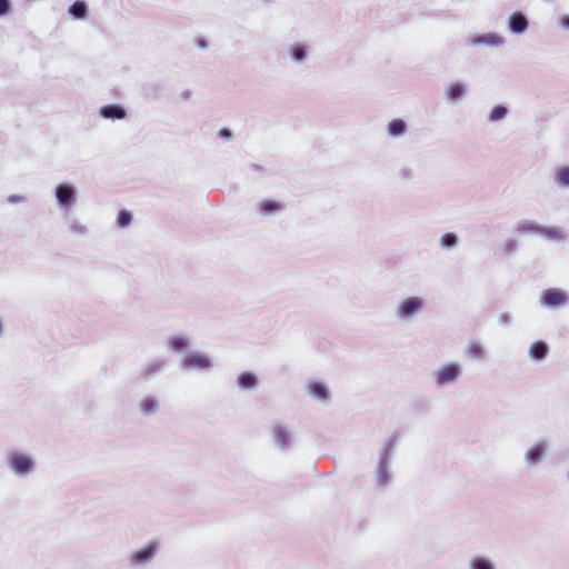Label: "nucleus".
<instances>
[{
  "label": "nucleus",
  "mask_w": 569,
  "mask_h": 569,
  "mask_svg": "<svg viewBox=\"0 0 569 569\" xmlns=\"http://www.w3.org/2000/svg\"><path fill=\"white\" fill-rule=\"evenodd\" d=\"M9 471L19 479H26L37 470V459L28 451L12 450L6 456Z\"/></svg>",
  "instance_id": "f257e3e1"
},
{
  "label": "nucleus",
  "mask_w": 569,
  "mask_h": 569,
  "mask_svg": "<svg viewBox=\"0 0 569 569\" xmlns=\"http://www.w3.org/2000/svg\"><path fill=\"white\" fill-rule=\"evenodd\" d=\"M425 306L423 298L409 296L398 301L393 315L400 323H410L423 311Z\"/></svg>",
  "instance_id": "f03ea898"
},
{
  "label": "nucleus",
  "mask_w": 569,
  "mask_h": 569,
  "mask_svg": "<svg viewBox=\"0 0 569 569\" xmlns=\"http://www.w3.org/2000/svg\"><path fill=\"white\" fill-rule=\"evenodd\" d=\"M463 373L459 362L450 361L438 367L431 375L432 382L438 388H447L459 382Z\"/></svg>",
  "instance_id": "7ed1b4c3"
},
{
  "label": "nucleus",
  "mask_w": 569,
  "mask_h": 569,
  "mask_svg": "<svg viewBox=\"0 0 569 569\" xmlns=\"http://www.w3.org/2000/svg\"><path fill=\"white\" fill-rule=\"evenodd\" d=\"M393 451V440L390 439L385 442L379 453V460L376 468V483L379 487H385L390 483L391 471L390 463Z\"/></svg>",
  "instance_id": "20e7f679"
},
{
  "label": "nucleus",
  "mask_w": 569,
  "mask_h": 569,
  "mask_svg": "<svg viewBox=\"0 0 569 569\" xmlns=\"http://www.w3.org/2000/svg\"><path fill=\"white\" fill-rule=\"evenodd\" d=\"M159 543L151 540L141 548L130 552L128 557V567L130 569H142L147 567L157 556Z\"/></svg>",
  "instance_id": "39448f33"
},
{
  "label": "nucleus",
  "mask_w": 569,
  "mask_h": 569,
  "mask_svg": "<svg viewBox=\"0 0 569 569\" xmlns=\"http://www.w3.org/2000/svg\"><path fill=\"white\" fill-rule=\"evenodd\" d=\"M54 198L61 212H69L78 201V189L71 182H61L54 188Z\"/></svg>",
  "instance_id": "423d86ee"
},
{
  "label": "nucleus",
  "mask_w": 569,
  "mask_h": 569,
  "mask_svg": "<svg viewBox=\"0 0 569 569\" xmlns=\"http://www.w3.org/2000/svg\"><path fill=\"white\" fill-rule=\"evenodd\" d=\"M539 302L545 309H562L569 303V293L561 288H548L540 292Z\"/></svg>",
  "instance_id": "0eeeda50"
},
{
  "label": "nucleus",
  "mask_w": 569,
  "mask_h": 569,
  "mask_svg": "<svg viewBox=\"0 0 569 569\" xmlns=\"http://www.w3.org/2000/svg\"><path fill=\"white\" fill-rule=\"evenodd\" d=\"M274 446L281 451H288L293 445L292 431L283 425H276L271 430Z\"/></svg>",
  "instance_id": "6e6552de"
},
{
  "label": "nucleus",
  "mask_w": 569,
  "mask_h": 569,
  "mask_svg": "<svg viewBox=\"0 0 569 569\" xmlns=\"http://www.w3.org/2000/svg\"><path fill=\"white\" fill-rule=\"evenodd\" d=\"M548 453L547 443L543 440H539L533 446L528 448L523 453V461L527 468H532L541 463Z\"/></svg>",
  "instance_id": "1a4fd4ad"
},
{
  "label": "nucleus",
  "mask_w": 569,
  "mask_h": 569,
  "mask_svg": "<svg viewBox=\"0 0 569 569\" xmlns=\"http://www.w3.org/2000/svg\"><path fill=\"white\" fill-rule=\"evenodd\" d=\"M466 44L472 46V47H501L505 43L503 37L496 32H488L483 34H471L468 38H466Z\"/></svg>",
  "instance_id": "9d476101"
},
{
  "label": "nucleus",
  "mask_w": 569,
  "mask_h": 569,
  "mask_svg": "<svg viewBox=\"0 0 569 569\" xmlns=\"http://www.w3.org/2000/svg\"><path fill=\"white\" fill-rule=\"evenodd\" d=\"M181 368L208 371L212 368V360L203 353L191 352L182 358Z\"/></svg>",
  "instance_id": "9b49d317"
},
{
  "label": "nucleus",
  "mask_w": 569,
  "mask_h": 569,
  "mask_svg": "<svg viewBox=\"0 0 569 569\" xmlns=\"http://www.w3.org/2000/svg\"><path fill=\"white\" fill-rule=\"evenodd\" d=\"M306 390L312 399H315L323 405H328L331 401V398H332L331 390L328 387V385L322 381H319V380L308 381L306 385Z\"/></svg>",
  "instance_id": "f8f14e48"
},
{
  "label": "nucleus",
  "mask_w": 569,
  "mask_h": 569,
  "mask_svg": "<svg viewBox=\"0 0 569 569\" xmlns=\"http://www.w3.org/2000/svg\"><path fill=\"white\" fill-rule=\"evenodd\" d=\"M138 410L143 417H151L160 411V401L154 395H146L138 402Z\"/></svg>",
  "instance_id": "ddd939ff"
},
{
  "label": "nucleus",
  "mask_w": 569,
  "mask_h": 569,
  "mask_svg": "<svg viewBox=\"0 0 569 569\" xmlns=\"http://www.w3.org/2000/svg\"><path fill=\"white\" fill-rule=\"evenodd\" d=\"M191 345V337L187 335H173L167 338V348L176 353L184 352Z\"/></svg>",
  "instance_id": "4468645a"
},
{
  "label": "nucleus",
  "mask_w": 569,
  "mask_h": 569,
  "mask_svg": "<svg viewBox=\"0 0 569 569\" xmlns=\"http://www.w3.org/2000/svg\"><path fill=\"white\" fill-rule=\"evenodd\" d=\"M287 57L296 64H302L308 59V47L302 42H296L288 47Z\"/></svg>",
  "instance_id": "2eb2a0df"
},
{
  "label": "nucleus",
  "mask_w": 569,
  "mask_h": 569,
  "mask_svg": "<svg viewBox=\"0 0 569 569\" xmlns=\"http://www.w3.org/2000/svg\"><path fill=\"white\" fill-rule=\"evenodd\" d=\"M549 346L543 340H537L529 346L528 356L533 362L543 361L549 355Z\"/></svg>",
  "instance_id": "dca6fc26"
},
{
  "label": "nucleus",
  "mask_w": 569,
  "mask_h": 569,
  "mask_svg": "<svg viewBox=\"0 0 569 569\" xmlns=\"http://www.w3.org/2000/svg\"><path fill=\"white\" fill-rule=\"evenodd\" d=\"M528 26H529V23H528L526 16L520 11L513 12L512 14H510V17L508 19V29L512 33H516V34L525 33L528 29Z\"/></svg>",
  "instance_id": "f3484780"
},
{
  "label": "nucleus",
  "mask_w": 569,
  "mask_h": 569,
  "mask_svg": "<svg viewBox=\"0 0 569 569\" xmlns=\"http://www.w3.org/2000/svg\"><path fill=\"white\" fill-rule=\"evenodd\" d=\"M100 117L110 120H122L127 116L126 109L120 104H106L99 110Z\"/></svg>",
  "instance_id": "a211bd4d"
},
{
  "label": "nucleus",
  "mask_w": 569,
  "mask_h": 569,
  "mask_svg": "<svg viewBox=\"0 0 569 569\" xmlns=\"http://www.w3.org/2000/svg\"><path fill=\"white\" fill-rule=\"evenodd\" d=\"M284 206L274 200H262L257 203V211L266 217H271L282 211Z\"/></svg>",
  "instance_id": "6ab92c4d"
},
{
  "label": "nucleus",
  "mask_w": 569,
  "mask_h": 569,
  "mask_svg": "<svg viewBox=\"0 0 569 569\" xmlns=\"http://www.w3.org/2000/svg\"><path fill=\"white\" fill-rule=\"evenodd\" d=\"M466 92H467L466 84H463L461 82H453L446 87L445 97L452 102H458V101L462 100Z\"/></svg>",
  "instance_id": "aec40b11"
},
{
  "label": "nucleus",
  "mask_w": 569,
  "mask_h": 569,
  "mask_svg": "<svg viewBox=\"0 0 569 569\" xmlns=\"http://www.w3.org/2000/svg\"><path fill=\"white\" fill-rule=\"evenodd\" d=\"M237 385L241 390H254L258 385V378L254 373L244 371L238 375Z\"/></svg>",
  "instance_id": "412c9836"
},
{
  "label": "nucleus",
  "mask_w": 569,
  "mask_h": 569,
  "mask_svg": "<svg viewBox=\"0 0 569 569\" xmlns=\"http://www.w3.org/2000/svg\"><path fill=\"white\" fill-rule=\"evenodd\" d=\"M167 366L166 359H154L147 363V366L142 370L143 379L148 380L156 375L160 373Z\"/></svg>",
  "instance_id": "4be33fe9"
},
{
  "label": "nucleus",
  "mask_w": 569,
  "mask_h": 569,
  "mask_svg": "<svg viewBox=\"0 0 569 569\" xmlns=\"http://www.w3.org/2000/svg\"><path fill=\"white\" fill-rule=\"evenodd\" d=\"M553 182L560 189H569V166L556 168Z\"/></svg>",
  "instance_id": "5701e85b"
},
{
  "label": "nucleus",
  "mask_w": 569,
  "mask_h": 569,
  "mask_svg": "<svg viewBox=\"0 0 569 569\" xmlns=\"http://www.w3.org/2000/svg\"><path fill=\"white\" fill-rule=\"evenodd\" d=\"M539 236L553 241L566 240V233L560 227L541 226Z\"/></svg>",
  "instance_id": "b1692460"
},
{
  "label": "nucleus",
  "mask_w": 569,
  "mask_h": 569,
  "mask_svg": "<svg viewBox=\"0 0 569 569\" xmlns=\"http://www.w3.org/2000/svg\"><path fill=\"white\" fill-rule=\"evenodd\" d=\"M68 12L73 19L82 20L87 18L89 7L83 0H77L69 7Z\"/></svg>",
  "instance_id": "393cba45"
},
{
  "label": "nucleus",
  "mask_w": 569,
  "mask_h": 569,
  "mask_svg": "<svg viewBox=\"0 0 569 569\" xmlns=\"http://www.w3.org/2000/svg\"><path fill=\"white\" fill-rule=\"evenodd\" d=\"M407 123L402 119H392L387 124V132L392 138H399L407 132Z\"/></svg>",
  "instance_id": "a878e982"
},
{
  "label": "nucleus",
  "mask_w": 569,
  "mask_h": 569,
  "mask_svg": "<svg viewBox=\"0 0 569 569\" xmlns=\"http://www.w3.org/2000/svg\"><path fill=\"white\" fill-rule=\"evenodd\" d=\"M467 353L471 359L477 361L483 360L488 356L486 347L477 341H472L467 346Z\"/></svg>",
  "instance_id": "bb28decb"
},
{
  "label": "nucleus",
  "mask_w": 569,
  "mask_h": 569,
  "mask_svg": "<svg viewBox=\"0 0 569 569\" xmlns=\"http://www.w3.org/2000/svg\"><path fill=\"white\" fill-rule=\"evenodd\" d=\"M469 569H497V567L491 559L483 556H477L470 560Z\"/></svg>",
  "instance_id": "cd10ccee"
},
{
  "label": "nucleus",
  "mask_w": 569,
  "mask_h": 569,
  "mask_svg": "<svg viewBox=\"0 0 569 569\" xmlns=\"http://www.w3.org/2000/svg\"><path fill=\"white\" fill-rule=\"evenodd\" d=\"M508 113L509 110L507 107L502 104H497L490 110L487 119L490 122H498L503 120L508 116Z\"/></svg>",
  "instance_id": "c85d7f7f"
},
{
  "label": "nucleus",
  "mask_w": 569,
  "mask_h": 569,
  "mask_svg": "<svg viewBox=\"0 0 569 569\" xmlns=\"http://www.w3.org/2000/svg\"><path fill=\"white\" fill-rule=\"evenodd\" d=\"M69 231L76 236H86L88 233V228L83 224L79 219L69 218L68 221Z\"/></svg>",
  "instance_id": "c756f323"
},
{
  "label": "nucleus",
  "mask_w": 569,
  "mask_h": 569,
  "mask_svg": "<svg viewBox=\"0 0 569 569\" xmlns=\"http://www.w3.org/2000/svg\"><path fill=\"white\" fill-rule=\"evenodd\" d=\"M541 224L535 221H522L517 224V231L521 233L540 234Z\"/></svg>",
  "instance_id": "7c9ffc66"
},
{
  "label": "nucleus",
  "mask_w": 569,
  "mask_h": 569,
  "mask_svg": "<svg viewBox=\"0 0 569 569\" xmlns=\"http://www.w3.org/2000/svg\"><path fill=\"white\" fill-rule=\"evenodd\" d=\"M396 176L399 181L407 182L416 178V171L412 167L405 164L398 168Z\"/></svg>",
  "instance_id": "2f4dec72"
},
{
  "label": "nucleus",
  "mask_w": 569,
  "mask_h": 569,
  "mask_svg": "<svg viewBox=\"0 0 569 569\" xmlns=\"http://www.w3.org/2000/svg\"><path fill=\"white\" fill-rule=\"evenodd\" d=\"M458 243V237L457 234L455 233H445L441 238H440V244L443 247V248H453L456 247Z\"/></svg>",
  "instance_id": "473e14b6"
},
{
  "label": "nucleus",
  "mask_w": 569,
  "mask_h": 569,
  "mask_svg": "<svg viewBox=\"0 0 569 569\" xmlns=\"http://www.w3.org/2000/svg\"><path fill=\"white\" fill-rule=\"evenodd\" d=\"M132 216L127 210H120L117 217V224L119 228H126L131 223Z\"/></svg>",
  "instance_id": "72a5a7b5"
},
{
  "label": "nucleus",
  "mask_w": 569,
  "mask_h": 569,
  "mask_svg": "<svg viewBox=\"0 0 569 569\" xmlns=\"http://www.w3.org/2000/svg\"><path fill=\"white\" fill-rule=\"evenodd\" d=\"M503 250L508 254H513L518 250V243L515 239H506L503 242Z\"/></svg>",
  "instance_id": "f704fd0d"
},
{
  "label": "nucleus",
  "mask_w": 569,
  "mask_h": 569,
  "mask_svg": "<svg viewBox=\"0 0 569 569\" xmlns=\"http://www.w3.org/2000/svg\"><path fill=\"white\" fill-rule=\"evenodd\" d=\"M11 10L10 0H0V17L8 14Z\"/></svg>",
  "instance_id": "c9c22d12"
},
{
  "label": "nucleus",
  "mask_w": 569,
  "mask_h": 569,
  "mask_svg": "<svg viewBox=\"0 0 569 569\" xmlns=\"http://www.w3.org/2000/svg\"><path fill=\"white\" fill-rule=\"evenodd\" d=\"M24 200H26V198L20 194H11L8 197V201L10 203H19V202H23Z\"/></svg>",
  "instance_id": "e433bc0d"
},
{
  "label": "nucleus",
  "mask_w": 569,
  "mask_h": 569,
  "mask_svg": "<svg viewBox=\"0 0 569 569\" xmlns=\"http://www.w3.org/2000/svg\"><path fill=\"white\" fill-rule=\"evenodd\" d=\"M560 26L563 29L569 30V16H563L560 18Z\"/></svg>",
  "instance_id": "4c0bfd02"
},
{
  "label": "nucleus",
  "mask_w": 569,
  "mask_h": 569,
  "mask_svg": "<svg viewBox=\"0 0 569 569\" xmlns=\"http://www.w3.org/2000/svg\"><path fill=\"white\" fill-rule=\"evenodd\" d=\"M191 94H192L191 90L186 89L180 93V98H181V100L187 101L191 98Z\"/></svg>",
  "instance_id": "58836bf2"
},
{
  "label": "nucleus",
  "mask_w": 569,
  "mask_h": 569,
  "mask_svg": "<svg viewBox=\"0 0 569 569\" xmlns=\"http://www.w3.org/2000/svg\"><path fill=\"white\" fill-rule=\"evenodd\" d=\"M219 134H220L221 137L226 138V139H230V138L232 137L231 131H230L229 129H226V128L221 129V130L219 131Z\"/></svg>",
  "instance_id": "ea45409f"
},
{
  "label": "nucleus",
  "mask_w": 569,
  "mask_h": 569,
  "mask_svg": "<svg viewBox=\"0 0 569 569\" xmlns=\"http://www.w3.org/2000/svg\"><path fill=\"white\" fill-rule=\"evenodd\" d=\"M508 321H509V316L508 315H501L500 322L501 323H507Z\"/></svg>",
  "instance_id": "a19ab883"
}]
</instances>
